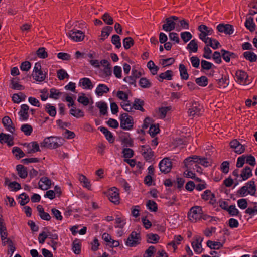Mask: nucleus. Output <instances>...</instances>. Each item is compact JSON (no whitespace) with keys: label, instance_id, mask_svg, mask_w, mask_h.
<instances>
[{"label":"nucleus","instance_id":"nucleus-28","mask_svg":"<svg viewBox=\"0 0 257 257\" xmlns=\"http://www.w3.org/2000/svg\"><path fill=\"white\" fill-rule=\"evenodd\" d=\"M99 129L101 132L104 135L106 140L110 143H113L114 142L115 139L112 133L108 131L107 128L103 126H100L99 127Z\"/></svg>","mask_w":257,"mask_h":257},{"label":"nucleus","instance_id":"nucleus-32","mask_svg":"<svg viewBox=\"0 0 257 257\" xmlns=\"http://www.w3.org/2000/svg\"><path fill=\"white\" fill-rule=\"evenodd\" d=\"M69 112L71 115L77 118L83 117L84 116V112L75 106L71 107L70 109Z\"/></svg>","mask_w":257,"mask_h":257},{"label":"nucleus","instance_id":"nucleus-59","mask_svg":"<svg viewBox=\"0 0 257 257\" xmlns=\"http://www.w3.org/2000/svg\"><path fill=\"white\" fill-rule=\"evenodd\" d=\"M46 110L51 116H55L56 114L55 107L52 106L51 104H47L45 106Z\"/></svg>","mask_w":257,"mask_h":257},{"label":"nucleus","instance_id":"nucleus-24","mask_svg":"<svg viewBox=\"0 0 257 257\" xmlns=\"http://www.w3.org/2000/svg\"><path fill=\"white\" fill-rule=\"evenodd\" d=\"M13 137L9 134L4 133L0 134V142L2 144L6 143L8 146H12L14 145Z\"/></svg>","mask_w":257,"mask_h":257},{"label":"nucleus","instance_id":"nucleus-2","mask_svg":"<svg viewBox=\"0 0 257 257\" xmlns=\"http://www.w3.org/2000/svg\"><path fill=\"white\" fill-rule=\"evenodd\" d=\"M203 216L202 207L200 206H194L191 207L188 213V217L189 220L193 222H196L202 219Z\"/></svg>","mask_w":257,"mask_h":257},{"label":"nucleus","instance_id":"nucleus-5","mask_svg":"<svg viewBox=\"0 0 257 257\" xmlns=\"http://www.w3.org/2000/svg\"><path fill=\"white\" fill-rule=\"evenodd\" d=\"M198 31L200 32L199 34V38L200 40L206 43L208 41V36L212 35L214 31L211 27H208L205 25L201 24L198 27Z\"/></svg>","mask_w":257,"mask_h":257},{"label":"nucleus","instance_id":"nucleus-25","mask_svg":"<svg viewBox=\"0 0 257 257\" xmlns=\"http://www.w3.org/2000/svg\"><path fill=\"white\" fill-rule=\"evenodd\" d=\"M109 88L104 84H99L95 90V93L97 96H102L104 94L107 93L109 91Z\"/></svg>","mask_w":257,"mask_h":257},{"label":"nucleus","instance_id":"nucleus-43","mask_svg":"<svg viewBox=\"0 0 257 257\" xmlns=\"http://www.w3.org/2000/svg\"><path fill=\"white\" fill-rule=\"evenodd\" d=\"M147 66L152 75H155L157 73L159 68L153 61L150 60L147 63Z\"/></svg>","mask_w":257,"mask_h":257},{"label":"nucleus","instance_id":"nucleus-45","mask_svg":"<svg viewBox=\"0 0 257 257\" xmlns=\"http://www.w3.org/2000/svg\"><path fill=\"white\" fill-rule=\"evenodd\" d=\"M77 101L80 103L83 104L84 106H87L90 102V100L85 94L81 93L78 96Z\"/></svg>","mask_w":257,"mask_h":257},{"label":"nucleus","instance_id":"nucleus-34","mask_svg":"<svg viewBox=\"0 0 257 257\" xmlns=\"http://www.w3.org/2000/svg\"><path fill=\"white\" fill-rule=\"evenodd\" d=\"M198 48V46L196 39L191 40L187 46V49L190 53L197 52Z\"/></svg>","mask_w":257,"mask_h":257},{"label":"nucleus","instance_id":"nucleus-49","mask_svg":"<svg viewBox=\"0 0 257 257\" xmlns=\"http://www.w3.org/2000/svg\"><path fill=\"white\" fill-rule=\"evenodd\" d=\"M120 105L123 109L127 112H132L133 111V107L131 102L127 100L121 101Z\"/></svg>","mask_w":257,"mask_h":257},{"label":"nucleus","instance_id":"nucleus-60","mask_svg":"<svg viewBox=\"0 0 257 257\" xmlns=\"http://www.w3.org/2000/svg\"><path fill=\"white\" fill-rule=\"evenodd\" d=\"M102 19L104 23L107 25H112L113 23L112 17L108 13H105L102 16Z\"/></svg>","mask_w":257,"mask_h":257},{"label":"nucleus","instance_id":"nucleus-62","mask_svg":"<svg viewBox=\"0 0 257 257\" xmlns=\"http://www.w3.org/2000/svg\"><path fill=\"white\" fill-rule=\"evenodd\" d=\"M229 81L226 77H222L218 81V87L220 88H226L229 84Z\"/></svg>","mask_w":257,"mask_h":257},{"label":"nucleus","instance_id":"nucleus-18","mask_svg":"<svg viewBox=\"0 0 257 257\" xmlns=\"http://www.w3.org/2000/svg\"><path fill=\"white\" fill-rule=\"evenodd\" d=\"M202 107L197 102L192 103L191 107L189 109L188 111V114L190 116L195 117L199 116L201 112Z\"/></svg>","mask_w":257,"mask_h":257},{"label":"nucleus","instance_id":"nucleus-50","mask_svg":"<svg viewBox=\"0 0 257 257\" xmlns=\"http://www.w3.org/2000/svg\"><path fill=\"white\" fill-rule=\"evenodd\" d=\"M205 43L207 46L211 47L213 49H217L220 45L219 42L215 39L209 38Z\"/></svg>","mask_w":257,"mask_h":257},{"label":"nucleus","instance_id":"nucleus-56","mask_svg":"<svg viewBox=\"0 0 257 257\" xmlns=\"http://www.w3.org/2000/svg\"><path fill=\"white\" fill-rule=\"evenodd\" d=\"M29 201V198L27 194L23 193L20 195L19 197V203L21 205H25Z\"/></svg>","mask_w":257,"mask_h":257},{"label":"nucleus","instance_id":"nucleus-30","mask_svg":"<svg viewBox=\"0 0 257 257\" xmlns=\"http://www.w3.org/2000/svg\"><path fill=\"white\" fill-rule=\"evenodd\" d=\"M252 175V170L248 166L245 167L241 171V182L247 180Z\"/></svg>","mask_w":257,"mask_h":257},{"label":"nucleus","instance_id":"nucleus-35","mask_svg":"<svg viewBox=\"0 0 257 257\" xmlns=\"http://www.w3.org/2000/svg\"><path fill=\"white\" fill-rule=\"evenodd\" d=\"M28 152L29 153H35L40 151L39 144L36 142H32L27 145Z\"/></svg>","mask_w":257,"mask_h":257},{"label":"nucleus","instance_id":"nucleus-55","mask_svg":"<svg viewBox=\"0 0 257 257\" xmlns=\"http://www.w3.org/2000/svg\"><path fill=\"white\" fill-rule=\"evenodd\" d=\"M21 130L26 136H30L33 131L32 126L28 124H23L21 127Z\"/></svg>","mask_w":257,"mask_h":257},{"label":"nucleus","instance_id":"nucleus-6","mask_svg":"<svg viewBox=\"0 0 257 257\" xmlns=\"http://www.w3.org/2000/svg\"><path fill=\"white\" fill-rule=\"evenodd\" d=\"M178 17L175 16H172L167 18L165 20V23L163 25L162 28L166 32H170L177 28Z\"/></svg>","mask_w":257,"mask_h":257},{"label":"nucleus","instance_id":"nucleus-37","mask_svg":"<svg viewBox=\"0 0 257 257\" xmlns=\"http://www.w3.org/2000/svg\"><path fill=\"white\" fill-rule=\"evenodd\" d=\"M96 106L100 110L101 115H105L107 112L108 106L106 102L103 101H99L96 103Z\"/></svg>","mask_w":257,"mask_h":257},{"label":"nucleus","instance_id":"nucleus-42","mask_svg":"<svg viewBox=\"0 0 257 257\" xmlns=\"http://www.w3.org/2000/svg\"><path fill=\"white\" fill-rule=\"evenodd\" d=\"M207 245L211 249H219L223 246V244L217 241L208 240L207 242Z\"/></svg>","mask_w":257,"mask_h":257},{"label":"nucleus","instance_id":"nucleus-14","mask_svg":"<svg viewBox=\"0 0 257 257\" xmlns=\"http://www.w3.org/2000/svg\"><path fill=\"white\" fill-rule=\"evenodd\" d=\"M159 166L160 170L162 172L167 173L171 170L172 163L169 158H165L160 162Z\"/></svg>","mask_w":257,"mask_h":257},{"label":"nucleus","instance_id":"nucleus-23","mask_svg":"<svg viewBox=\"0 0 257 257\" xmlns=\"http://www.w3.org/2000/svg\"><path fill=\"white\" fill-rule=\"evenodd\" d=\"M2 123L5 129L11 133L13 134L15 132V127L13 124L11 119L8 116H5L2 119Z\"/></svg>","mask_w":257,"mask_h":257},{"label":"nucleus","instance_id":"nucleus-26","mask_svg":"<svg viewBox=\"0 0 257 257\" xmlns=\"http://www.w3.org/2000/svg\"><path fill=\"white\" fill-rule=\"evenodd\" d=\"M80 86L84 89L91 90L94 86L89 78L84 77L79 80Z\"/></svg>","mask_w":257,"mask_h":257},{"label":"nucleus","instance_id":"nucleus-27","mask_svg":"<svg viewBox=\"0 0 257 257\" xmlns=\"http://www.w3.org/2000/svg\"><path fill=\"white\" fill-rule=\"evenodd\" d=\"M173 77V72L172 70H167L166 71L160 73L157 76V79L159 82H163L164 80H171Z\"/></svg>","mask_w":257,"mask_h":257},{"label":"nucleus","instance_id":"nucleus-9","mask_svg":"<svg viewBox=\"0 0 257 257\" xmlns=\"http://www.w3.org/2000/svg\"><path fill=\"white\" fill-rule=\"evenodd\" d=\"M235 80L238 84L242 85H247L251 82V79L249 78L247 73L242 70L236 72Z\"/></svg>","mask_w":257,"mask_h":257},{"label":"nucleus","instance_id":"nucleus-47","mask_svg":"<svg viewBox=\"0 0 257 257\" xmlns=\"http://www.w3.org/2000/svg\"><path fill=\"white\" fill-rule=\"evenodd\" d=\"M144 102L140 99H135L132 107L133 109L139 110L141 111H144L143 107Z\"/></svg>","mask_w":257,"mask_h":257},{"label":"nucleus","instance_id":"nucleus-8","mask_svg":"<svg viewBox=\"0 0 257 257\" xmlns=\"http://www.w3.org/2000/svg\"><path fill=\"white\" fill-rule=\"evenodd\" d=\"M184 165L188 169H193L197 172L201 171V168L197 164V156L194 155L186 158L184 161Z\"/></svg>","mask_w":257,"mask_h":257},{"label":"nucleus","instance_id":"nucleus-7","mask_svg":"<svg viewBox=\"0 0 257 257\" xmlns=\"http://www.w3.org/2000/svg\"><path fill=\"white\" fill-rule=\"evenodd\" d=\"M141 240L140 234L136 231H133L129 235L125 244L128 247H136L141 243Z\"/></svg>","mask_w":257,"mask_h":257},{"label":"nucleus","instance_id":"nucleus-51","mask_svg":"<svg viewBox=\"0 0 257 257\" xmlns=\"http://www.w3.org/2000/svg\"><path fill=\"white\" fill-rule=\"evenodd\" d=\"M147 241L150 243H156L159 240V236L156 234H148L147 235Z\"/></svg>","mask_w":257,"mask_h":257},{"label":"nucleus","instance_id":"nucleus-48","mask_svg":"<svg viewBox=\"0 0 257 257\" xmlns=\"http://www.w3.org/2000/svg\"><path fill=\"white\" fill-rule=\"evenodd\" d=\"M11 88L13 89L22 90L24 89V86L21 85L19 82L16 79H13L11 82Z\"/></svg>","mask_w":257,"mask_h":257},{"label":"nucleus","instance_id":"nucleus-17","mask_svg":"<svg viewBox=\"0 0 257 257\" xmlns=\"http://www.w3.org/2000/svg\"><path fill=\"white\" fill-rule=\"evenodd\" d=\"M230 146L233 151L238 154H242L245 150V146L240 144L236 139H234L230 142Z\"/></svg>","mask_w":257,"mask_h":257},{"label":"nucleus","instance_id":"nucleus-22","mask_svg":"<svg viewBox=\"0 0 257 257\" xmlns=\"http://www.w3.org/2000/svg\"><path fill=\"white\" fill-rule=\"evenodd\" d=\"M29 107L27 104H23L21 106V109L19 112V119L24 121L28 119L29 117L28 110Z\"/></svg>","mask_w":257,"mask_h":257},{"label":"nucleus","instance_id":"nucleus-64","mask_svg":"<svg viewBox=\"0 0 257 257\" xmlns=\"http://www.w3.org/2000/svg\"><path fill=\"white\" fill-rule=\"evenodd\" d=\"M123 157L125 159L132 158L134 155V151L130 148H124L122 151Z\"/></svg>","mask_w":257,"mask_h":257},{"label":"nucleus","instance_id":"nucleus-13","mask_svg":"<svg viewBox=\"0 0 257 257\" xmlns=\"http://www.w3.org/2000/svg\"><path fill=\"white\" fill-rule=\"evenodd\" d=\"M67 35L73 41L80 42L84 38V34L80 30L74 29L67 34Z\"/></svg>","mask_w":257,"mask_h":257},{"label":"nucleus","instance_id":"nucleus-31","mask_svg":"<svg viewBox=\"0 0 257 257\" xmlns=\"http://www.w3.org/2000/svg\"><path fill=\"white\" fill-rule=\"evenodd\" d=\"M16 170L19 176L22 179H25L28 176L27 168L23 165H18L16 166Z\"/></svg>","mask_w":257,"mask_h":257},{"label":"nucleus","instance_id":"nucleus-41","mask_svg":"<svg viewBox=\"0 0 257 257\" xmlns=\"http://www.w3.org/2000/svg\"><path fill=\"white\" fill-rule=\"evenodd\" d=\"M112 30V28L111 27L106 26L104 27L101 31L100 39L102 41L105 40L109 36Z\"/></svg>","mask_w":257,"mask_h":257},{"label":"nucleus","instance_id":"nucleus-44","mask_svg":"<svg viewBox=\"0 0 257 257\" xmlns=\"http://www.w3.org/2000/svg\"><path fill=\"white\" fill-rule=\"evenodd\" d=\"M244 57L250 62H255L257 59L256 55L251 51H246L243 53Z\"/></svg>","mask_w":257,"mask_h":257},{"label":"nucleus","instance_id":"nucleus-10","mask_svg":"<svg viewBox=\"0 0 257 257\" xmlns=\"http://www.w3.org/2000/svg\"><path fill=\"white\" fill-rule=\"evenodd\" d=\"M32 76L35 81L39 82H41L45 79L46 75L41 70V66L40 63H35L33 71Z\"/></svg>","mask_w":257,"mask_h":257},{"label":"nucleus","instance_id":"nucleus-16","mask_svg":"<svg viewBox=\"0 0 257 257\" xmlns=\"http://www.w3.org/2000/svg\"><path fill=\"white\" fill-rule=\"evenodd\" d=\"M102 238L106 242V245L110 247H117L119 245V241L114 240L111 236L107 233H104L102 235Z\"/></svg>","mask_w":257,"mask_h":257},{"label":"nucleus","instance_id":"nucleus-39","mask_svg":"<svg viewBox=\"0 0 257 257\" xmlns=\"http://www.w3.org/2000/svg\"><path fill=\"white\" fill-rule=\"evenodd\" d=\"M179 70L181 78L185 80H187L189 78V75L185 66L184 64H180L179 65Z\"/></svg>","mask_w":257,"mask_h":257},{"label":"nucleus","instance_id":"nucleus-15","mask_svg":"<svg viewBox=\"0 0 257 257\" xmlns=\"http://www.w3.org/2000/svg\"><path fill=\"white\" fill-rule=\"evenodd\" d=\"M203 240V238L202 237L197 235L194 237V240L191 243L195 253L197 254H199L202 252V242Z\"/></svg>","mask_w":257,"mask_h":257},{"label":"nucleus","instance_id":"nucleus-58","mask_svg":"<svg viewBox=\"0 0 257 257\" xmlns=\"http://www.w3.org/2000/svg\"><path fill=\"white\" fill-rule=\"evenodd\" d=\"M139 85L144 88H149L151 86V83L150 81L145 77H142L140 79Z\"/></svg>","mask_w":257,"mask_h":257},{"label":"nucleus","instance_id":"nucleus-36","mask_svg":"<svg viewBox=\"0 0 257 257\" xmlns=\"http://www.w3.org/2000/svg\"><path fill=\"white\" fill-rule=\"evenodd\" d=\"M189 25L188 22L185 19L179 20L178 19V24H177L176 31H180L182 29L188 30Z\"/></svg>","mask_w":257,"mask_h":257},{"label":"nucleus","instance_id":"nucleus-40","mask_svg":"<svg viewBox=\"0 0 257 257\" xmlns=\"http://www.w3.org/2000/svg\"><path fill=\"white\" fill-rule=\"evenodd\" d=\"M246 28L250 31L253 32L255 29V24L254 22L253 19L250 17L246 19L245 22Z\"/></svg>","mask_w":257,"mask_h":257},{"label":"nucleus","instance_id":"nucleus-29","mask_svg":"<svg viewBox=\"0 0 257 257\" xmlns=\"http://www.w3.org/2000/svg\"><path fill=\"white\" fill-rule=\"evenodd\" d=\"M5 184L11 191L16 192L21 188L20 184L16 181L10 182L8 179H6Z\"/></svg>","mask_w":257,"mask_h":257},{"label":"nucleus","instance_id":"nucleus-54","mask_svg":"<svg viewBox=\"0 0 257 257\" xmlns=\"http://www.w3.org/2000/svg\"><path fill=\"white\" fill-rule=\"evenodd\" d=\"M79 180L83 184V186L89 190L91 189V184L88 179L84 175H81L79 177Z\"/></svg>","mask_w":257,"mask_h":257},{"label":"nucleus","instance_id":"nucleus-57","mask_svg":"<svg viewBox=\"0 0 257 257\" xmlns=\"http://www.w3.org/2000/svg\"><path fill=\"white\" fill-rule=\"evenodd\" d=\"M159 126L158 124H154L150 125L149 133L150 135L154 137L159 132Z\"/></svg>","mask_w":257,"mask_h":257},{"label":"nucleus","instance_id":"nucleus-1","mask_svg":"<svg viewBox=\"0 0 257 257\" xmlns=\"http://www.w3.org/2000/svg\"><path fill=\"white\" fill-rule=\"evenodd\" d=\"M256 192V186L255 181L251 180L241 187L237 191L240 197H246L248 195L254 196Z\"/></svg>","mask_w":257,"mask_h":257},{"label":"nucleus","instance_id":"nucleus-12","mask_svg":"<svg viewBox=\"0 0 257 257\" xmlns=\"http://www.w3.org/2000/svg\"><path fill=\"white\" fill-rule=\"evenodd\" d=\"M140 151L145 160L147 161H151L154 157V152L148 145H142L141 146Z\"/></svg>","mask_w":257,"mask_h":257},{"label":"nucleus","instance_id":"nucleus-46","mask_svg":"<svg viewBox=\"0 0 257 257\" xmlns=\"http://www.w3.org/2000/svg\"><path fill=\"white\" fill-rule=\"evenodd\" d=\"M62 94V93L60 92L59 90L53 88L50 90L49 97L57 100L60 97Z\"/></svg>","mask_w":257,"mask_h":257},{"label":"nucleus","instance_id":"nucleus-21","mask_svg":"<svg viewBox=\"0 0 257 257\" xmlns=\"http://www.w3.org/2000/svg\"><path fill=\"white\" fill-rule=\"evenodd\" d=\"M217 29L220 33L231 35L234 32L233 26L230 24H220L217 26Z\"/></svg>","mask_w":257,"mask_h":257},{"label":"nucleus","instance_id":"nucleus-61","mask_svg":"<svg viewBox=\"0 0 257 257\" xmlns=\"http://www.w3.org/2000/svg\"><path fill=\"white\" fill-rule=\"evenodd\" d=\"M180 36L185 43L190 41L192 38V35L191 33L188 31L181 32Z\"/></svg>","mask_w":257,"mask_h":257},{"label":"nucleus","instance_id":"nucleus-3","mask_svg":"<svg viewBox=\"0 0 257 257\" xmlns=\"http://www.w3.org/2000/svg\"><path fill=\"white\" fill-rule=\"evenodd\" d=\"M120 127L126 131L132 130L133 128L134 122L133 118L127 113L122 114L120 117Z\"/></svg>","mask_w":257,"mask_h":257},{"label":"nucleus","instance_id":"nucleus-52","mask_svg":"<svg viewBox=\"0 0 257 257\" xmlns=\"http://www.w3.org/2000/svg\"><path fill=\"white\" fill-rule=\"evenodd\" d=\"M196 83L200 86L205 87L207 85L208 81L206 76H201L197 78L195 80Z\"/></svg>","mask_w":257,"mask_h":257},{"label":"nucleus","instance_id":"nucleus-63","mask_svg":"<svg viewBox=\"0 0 257 257\" xmlns=\"http://www.w3.org/2000/svg\"><path fill=\"white\" fill-rule=\"evenodd\" d=\"M12 152L16 157L19 158H23L25 156V154L22 150L17 147H13Z\"/></svg>","mask_w":257,"mask_h":257},{"label":"nucleus","instance_id":"nucleus-53","mask_svg":"<svg viewBox=\"0 0 257 257\" xmlns=\"http://www.w3.org/2000/svg\"><path fill=\"white\" fill-rule=\"evenodd\" d=\"M81 245L79 241L75 240L72 244V250L76 254H79L81 251Z\"/></svg>","mask_w":257,"mask_h":257},{"label":"nucleus","instance_id":"nucleus-33","mask_svg":"<svg viewBox=\"0 0 257 257\" xmlns=\"http://www.w3.org/2000/svg\"><path fill=\"white\" fill-rule=\"evenodd\" d=\"M183 238L180 235L175 236L173 240L168 244V247H172L173 251H175L177 248L178 245L181 243Z\"/></svg>","mask_w":257,"mask_h":257},{"label":"nucleus","instance_id":"nucleus-4","mask_svg":"<svg viewBox=\"0 0 257 257\" xmlns=\"http://www.w3.org/2000/svg\"><path fill=\"white\" fill-rule=\"evenodd\" d=\"M8 232L7 228L2 218V215L0 214V236L2 240V244L3 246L12 244V240L8 238Z\"/></svg>","mask_w":257,"mask_h":257},{"label":"nucleus","instance_id":"nucleus-19","mask_svg":"<svg viewBox=\"0 0 257 257\" xmlns=\"http://www.w3.org/2000/svg\"><path fill=\"white\" fill-rule=\"evenodd\" d=\"M52 181L47 177L43 176L39 181V188L42 190H47L51 186Z\"/></svg>","mask_w":257,"mask_h":257},{"label":"nucleus","instance_id":"nucleus-11","mask_svg":"<svg viewBox=\"0 0 257 257\" xmlns=\"http://www.w3.org/2000/svg\"><path fill=\"white\" fill-rule=\"evenodd\" d=\"M107 196L109 200L115 204H118L120 202V197L118 190L116 187H112L107 191Z\"/></svg>","mask_w":257,"mask_h":257},{"label":"nucleus","instance_id":"nucleus-20","mask_svg":"<svg viewBox=\"0 0 257 257\" xmlns=\"http://www.w3.org/2000/svg\"><path fill=\"white\" fill-rule=\"evenodd\" d=\"M201 197L204 201H208L211 204H214L216 202L215 195L210 190L204 191Z\"/></svg>","mask_w":257,"mask_h":257},{"label":"nucleus","instance_id":"nucleus-38","mask_svg":"<svg viewBox=\"0 0 257 257\" xmlns=\"http://www.w3.org/2000/svg\"><path fill=\"white\" fill-rule=\"evenodd\" d=\"M26 96L22 92L14 94L12 96V100L14 103H19L25 100Z\"/></svg>","mask_w":257,"mask_h":257}]
</instances>
